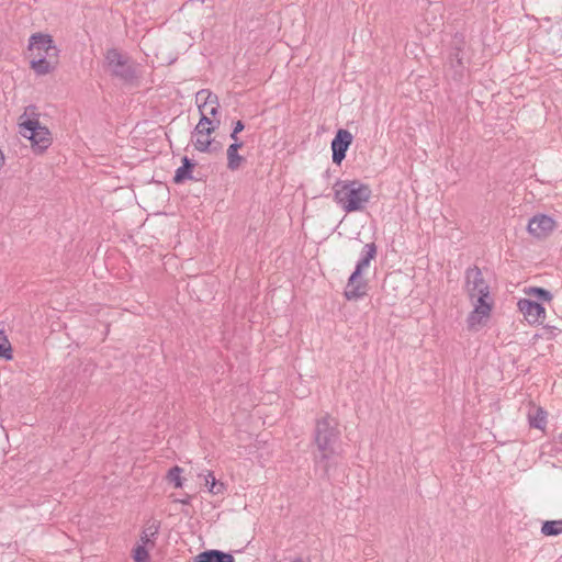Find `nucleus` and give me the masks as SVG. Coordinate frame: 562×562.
<instances>
[{"instance_id": "obj_6", "label": "nucleus", "mask_w": 562, "mask_h": 562, "mask_svg": "<svg viewBox=\"0 0 562 562\" xmlns=\"http://www.w3.org/2000/svg\"><path fill=\"white\" fill-rule=\"evenodd\" d=\"M376 249L378 248H368L366 254L358 260L355 271L349 277L344 292L345 297L348 301H356L366 295L367 284L360 279V274L369 267L370 261L376 256Z\"/></svg>"}, {"instance_id": "obj_26", "label": "nucleus", "mask_w": 562, "mask_h": 562, "mask_svg": "<svg viewBox=\"0 0 562 562\" xmlns=\"http://www.w3.org/2000/svg\"><path fill=\"white\" fill-rule=\"evenodd\" d=\"M243 147V143L238 139L237 142L233 140V143L227 147V149L232 150L235 149L239 151Z\"/></svg>"}, {"instance_id": "obj_25", "label": "nucleus", "mask_w": 562, "mask_h": 562, "mask_svg": "<svg viewBox=\"0 0 562 562\" xmlns=\"http://www.w3.org/2000/svg\"><path fill=\"white\" fill-rule=\"evenodd\" d=\"M212 477H215L213 472L209 471L206 474L203 475L204 479V485L207 487V490L211 486Z\"/></svg>"}, {"instance_id": "obj_17", "label": "nucleus", "mask_w": 562, "mask_h": 562, "mask_svg": "<svg viewBox=\"0 0 562 562\" xmlns=\"http://www.w3.org/2000/svg\"><path fill=\"white\" fill-rule=\"evenodd\" d=\"M529 425L536 429H543L547 425V412L542 408H537L533 414H529Z\"/></svg>"}, {"instance_id": "obj_18", "label": "nucleus", "mask_w": 562, "mask_h": 562, "mask_svg": "<svg viewBox=\"0 0 562 562\" xmlns=\"http://www.w3.org/2000/svg\"><path fill=\"white\" fill-rule=\"evenodd\" d=\"M541 532L544 536H559L562 533V520H547L542 524Z\"/></svg>"}, {"instance_id": "obj_7", "label": "nucleus", "mask_w": 562, "mask_h": 562, "mask_svg": "<svg viewBox=\"0 0 562 562\" xmlns=\"http://www.w3.org/2000/svg\"><path fill=\"white\" fill-rule=\"evenodd\" d=\"M195 103L201 115L199 122H216V125L220 126V103L216 94L209 89H202L195 94Z\"/></svg>"}, {"instance_id": "obj_4", "label": "nucleus", "mask_w": 562, "mask_h": 562, "mask_svg": "<svg viewBox=\"0 0 562 562\" xmlns=\"http://www.w3.org/2000/svg\"><path fill=\"white\" fill-rule=\"evenodd\" d=\"M103 68L124 85L137 86L140 74L128 56L117 48H108L104 53Z\"/></svg>"}, {"instance_id": "obj_23", "label": "nucleus", "mask_w": 562, "mask_h": 562, "mask_svg": "<svg viewBox=\"0 0 562 562\" xmlns=\"http://www.w3.org/2000/svg\"><path fill=\"white\" fill-rule=\"evenodd\" d=\"M531 292L536 295L538 300L549 302L552 300V294L542 288H532Z\"/></svg>"}, {"instance_id": "obj_29", "label": "nucleus", "mask_w": 562, "mask_h": 562, "mask_svg": "<svg viewBox=\"0 0 562 562\" xmlns=\"http://www.w3.org/2000/svg\"><path fill=\"white\" fill-rule=\"evenodd\" d=\"M231 138L233 140H235V142H237L238 140V134H235V131H233L232 134H231Z\"/></svg>"}, {"instance_id": "obj_19", "label": "nucleus", "mask_w": 562, "mask_h": 562, "mask_svg": "<svg viewBox=\"0 0 562 562\" xmlns=\"http://www.w3.org/2000/svg\"><path fill=\"white\" fill-rule=\"evenodd\" d=\"M193 165L190 162V160L184 157L183 158V166L178 168L175 176V182L179 183L182 182L184 179L190 178V171L192 170Z\"/></svg>"}, {"instance_id": "obj_21", "label": "nucleus", "mask_w": 562, "mask_h": 562, "mask_svg": "<svg viewBox=\"0 0 562 562\" xmlns=\"http://www.w3.org/2000/svg\"><path fill=\"white\" fill-rule=\"evenodd\" d=\"M148 546L137 544L133 550V559L135 562H148L149 552Z\"/></svg>"}, {"instance_id": "obj_13", "label": "nucleus", "mask_w": 562, "mask_h": 562, "mask_svg": "<svg viewBox=\"0 0 562 562\" xmlns=\"http://www.w3.org/2000/svg\"><path fill=\"white\" fill-rule=\"evenodd\" d=\"M518 307L529 324L542 323L546 317V310L538 302H533L528 299H521L518 302Z\"/></svg>"}, {"instance_id": "obj_16", "label": "nucleus", "mask_w": 562, "mask_h": 562, "mask_svg": "<svg viewBox=\"0 0 562 562\" xmlns=\"http://www.w3.org/2000/svg\"><path fill=\"white\" fill-rule=\"evenodd\" d=\"M227 169L231 171L239 170L246 162V158L235 149H226Z\"/></svg>"}, {"instance_id": "obj_28", "label": "nucleus", "mask_w": 562, "mask_h": 562, "mask_svg": "<svg viewBox=\"0 0 562 562\" xmlns=\"http://www.w3.org/2000/svg\"><path fill=\"white\" fill-rule=\"evenodd\" d=\"M4 154L3 151L0 149V170L2 169L3 165H4Z\"/></svg>"}, {"instance_id": "obj_10", "label": "nucleus", "mask_w": 562, "mask_h": 562, "mask_svg": "<svg viewBox=\"0 0 562 562\" xmlns=\"http://www.w3.org/2000/svg\"><path fill=\"white\" fill-rule=\"evenodd\" d=\"M218 127L220 126L216 125V122H198L191 136V142L194 148L203 153L209 151L214 140L213 134Z\"/></svg>"}, {"instance_id": "obj_11", "label": "nucleus", "mask_w": 562, "mask_h": 562, "mask_svg": "<svg viewBox=\"0 0 562 562\" xmlns=\"http://www.w3.org/2000/svg\"><path fill=\"white\" fill-rule=\"evenodd\" d=\"M465 291L469 299L490 292V286L484 280L482 271L476 266L465 270Z\"/></svg>"}, {"instance_id": "obj_1", "label": "nucleus", "mask_w": 562, "mask_h": 562, "mask_svg": "<svg viewBox=\"0 0 562 562\" xmlns=\"http://www.w3.org/2000/svg\"><path fill=\"white\" fill-rule=\"evenodd\" d=\"M25 57L37 76H45L56 69L59 50L50 34L36 32L29 37Z\"/></svg>"}, {"instance_id": "obj_12", "label": "nucleus", "mask_w": 562, "mask_h": 562, "mask_svg": "<svg viewBox=\"0 0 562 562\" xmlns=\"http://www.w3.org/2000/svg\"><path fill=\"white\" fill-rule=\"evenodd\" d=\"M352 134L344 128L337 131L334 139L331 140L333 162L340 165L346 157V153L352 143Z\"/></svg>"}, {"instance_id": "obj_15", "label": "nucleus", "mask_w": 562, "mask_h": 562, "mask_svg": "<svg viewBox=\"0 0 562 562\" xmlns=\"http://www.w3.org/2000/svg\"><path fill=\"white\" fill-rule=\"evenodd\" d=\"M195 562H235L233 554L216 549L205 550L195 557Z\"/></svg>"}, {"instance_id": "obj_3", "label": "nucleus", "mask_w": 562, "mask_h": 562, "mask_svg": "<svg viewBox=\"0 0 562 562\" xmlns=\"http://www.w3.org/2000/svg\"><path fill=\"white\" fill-rule=\"evenodd\" d=\"M334 192L337 203L346 212L362 210L372 196L370 186L359 180L337 182Z\"/></svg>"}, {"instance_id": "obj_14", "label": "nucleus", "mask_w": 562, "mask_h": 562, "mask_svg": "<svg viewBox=\"0 0 562 562\" xmlns=\"http://www.w3.org/2000/svg\"><path fill=\"white\" fill-rule=\"evenodd\" d=\"M160 521L156 519H149L146 521L145 527L139 537V544L148 546L153 548L155 546V540L159 533Z\"/></svg>"}, {"instance_id": "obj_5", "label": "nucleus", "mask_w": 562, "mask_h": 562, "mask_svg": "<svg viewBox=\"0 0 562 562\" xmlns=\"http://www.w3.org/2000/svg\"><path fill=\"white\" fill-rule=\"evenodd\" d=\"M335 418L326 415L319 418L315 425L314 441L321 451V457L316 461L324 463V473L328 475V460L334 454V443L339 439L340 431Z\"/></svg>"}, {"instance_id": "obj_20", "label": "nucleus", "mask_w": 562, "mask_h": 562, "mask_svg": "<svg viewBox=\"0 0 562 562\" xmlns=\"http://www.w3.org/2000/svg\"><path fill=\"white\" fill-rule=\"evenodd\" d=\"M11 344L4 335L3 330H0V358L11 359L12 358Z\"/></svg>"}, {"instance_id": "obj_30", "label": "nucleus", "mask_w": 562, "mask_h": 562, "mask_svg": "<svg viewBox=\"0 0 562 562\" xmlns=\"http://www.w3.org/2000/svg\"><path fill=\"white\" fill-rule=\"evenodd\" d=\"M291 562H305L302 558H295Z\"/></svg>"}, {"instance_id": "obj_2", "label": "nucleus", "mask_w": 562, "mask_h": 562, "mask_svg": "<svg viewBox=\"0 0 562 562\" xmlns=\"http://www.w3.org/2000/svg\"><path fill=\"white\" fill-rule=\"evenodd\" d=\"M41 112L36 106H26L18 119L19 134L30 143L33 154H44L53 144L54 137L49 127L42 122Z\"/></svg>"}, {"instance_id": "obj_9", "label": "nucleus", "mask_w": 562, "mask_h": 562, "mask_svg": "<svg viewBox=\"0 0 562 562\" xmlns=\"http://www.w3.org/2000/svg\"><path fill=\"white\" fill-rule=\"evenodd\" d=\"M473 311L469 314L467 323L470 329L480 326L484 319L488 318L493 308L494 300L491 293H483L470 299Z\"/></svg>"}, {"instance_id": "obj_27", "label": "nucleus", "mask_w": 562, "mask_h": 562, "mask_svg": "<svg viewBox=\"0 0 562 562\" xmlns=\"http://www.w3.org/2000/svg\"><path fill=\"white\" fill-rule=\"evenodd\" d=\"M245 128V125L241 121H237L234 125V128L233 131H235V134H239L240 132H243Z\"/></svg>"}, {"instance_id": "obj_22", "label": "nucleus", "mask_w": 562, "mask_h": 562, "mask_svg": "<svg viewBox=\"0 0 562 562\" xmlns=\"http://www.w3.org/2000/svg\"><path fill=\"white\" fill-rule=\"evenodd\" d=\"M181 473H182V469L178 465H175L168 471V475H167L169 482L173 483L175 486L178 488L182 487V485H183V482L181 479Z\"/></svg>"}, {"instance_id": "obj_24", "label": "nucleus", "mask_w": 562, "mask_h": 562, "mask_svg": "<svg viewBox=\"0 0 562 562\" xmlns=\"http://www.w3.org/2000/svg\"><path fill=\"white\" fill-rule=\"evenodd\" d=\"M224 491H225L224 483L217 481L215 477H212V482H211V486L209 488V492L214 494V495H218V494L224 493Z\"/></svg>"}, {"instance_id": "obj_8", "label": "nucleus", "mask_w": 562, "mask_h": 562, "mask_svg": "<svg viewBox=\"0 0 562 562\" xmlns=\"http://www.w3.org/2000/svg\"><path fill=\"white\" fill-rule=\"evenodd\" d=\"M558 227V220L553 215L546 213L533 214L527 223L528 234L537 240L549 238Z\"/></svg>"}]
</instances>
